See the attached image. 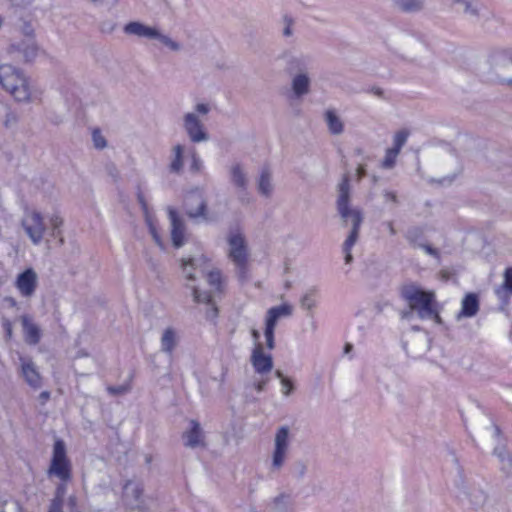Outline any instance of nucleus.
<instances>
[{"instance_id":"nucleus-33","label":"nucleus","mask_w":512,"mask_h":512,"mask_svg":"<svg viewBox=\"0 0 512 512\" xmlns=\"http://www.w3.org/2000/svg\"><path fill=\"white\" fill-rule=\"evenodd\" d=\"M207 281L211 287L214 288L215 291L221 292L222 291V275L219 270H212L207 272Z\"/></svg>"},{"instance_id":"nucleus-47","label":"nucleus","mask_w":512,"mask_h":512,"mask_svg":"<svg viewBox=\"0 0 512 512\" xmlns=\"http://www.w3.org/2000/svg\"><path fill=\"white\" fill-rule=\"evenodd\" d=\"M277 321L278 320L275 318V316L269 314V312L267 311L264 332H275Z\"/></svg>"},{"instance_id":"nucleus-38","label":"nucleus","mask_w":512,"mask_h":512,"mask_svg":"<svg viewBox=\"0 0 512 512\" xmlns=\"http://www.w3.org/2000/svg\"><path fill=\"white\" fill-rule=\"evenodd\" d=\"M463 6L464 13L470 17H479V4L473 0H464L460 3Z\"/></svg>"},{"instance_id":"nucleus-57","label":"nucleus","mask_w":512,"mask_h":512,"mask_svg":"<svg viewBox=\"0 0 512 512\" xmlns=\"http://www.w3.org/2000/svg\"><path fill=\"white\" fill-rule=\"evenodd\" d=\"M267 383L268 379L263 377L261 380L254 383V388L260 393L265 390Z\"/></svg>"},{"instance_id":"nucleus-58","label":"nucleus","mask_w":512,"mask_h":512,"mask_svg":"<svg viewBox=\"0 0 512 512\" xmlns=\"http://www.w3.org/2000/svg\"><path fill=\"white\" fill-rule=\"evenodd\" d=\"M22 32L25 36H27L28 38H32L33 39V35H34V29L32 27L31 24L29 23H25L23 25V28H22Z\"/></svg>"},{"instance_id":"nucleus-45","label":"nucleus","mask_w":512,"mask_h":512,"mask_svg":"<svg viewBox=\"0 0 512 512\" xmlns=\"http://www.w3.org/2000/svg\"><path fill=\"white\" fill-rule=\"evenodd\" d=\"M203 167V163L195 150L191 153V165L190 170L192 172H200Z\"/></svg>"},{"instance_id":"nucleus-42","label":"nucleus","mask_w":512,"mask_h":512,"mask_svg":"<svg viewBox=\"0 0 512 512\" xmlns=\"http://www.w3.org/2000/svg\"><path fill=\"white\" fill-rule=\"evenodd\" d=\"M154 39H158L162 44H164L165 46H167L168 48H170L173 51L180 50L179 43L172 40L170 37L161 34L159 31H158V36H156Z\"/></svg>"},{"instance_id":"nucleus-55","label":"nucleus","mask_w":512,"mask_h":512,"mask_svg":"<svg viewBox=\"0 0 512 512\" xmlns=\"http://www.w3.org/2000/svg\"><path fill=\"white\" fill-rule=\"evenodd\" d=\"M13 6L25 8L33 3L34 0H8Z\"/></svg>"},{"instance_id":"nucleus-21","label":"nucleus","mask_w":512,"mask_h":512,"mask_svg":"<svg viewBox=\"0 0 512 512\" xmlns=\"http://www.w3.org/2000/svg\"><path fill=\"white\" fill-rule=\"evenodd\" d=\"M123 31L128 35H136L138 37H144L148 39H154L156 36H158V30L156 28L146 26L137 21L127 23L124 26Z\"/></svg>"},{"instance_id":"nucleus-44","label":"nucleus","mask_w":512,"mask_h":512,"mask_svg":"<svg viewBox=\"0 0 512 512\" xmlns=\"http://www.w3.org/2000/svg\"><path fill=\"white\" fill-rule=\"evenodd\" d=\"M500 469L508 479H512V456L509 455L500 463Z\"/></svg>"},{"instance_id":"nucleus-53","label":"nucleus","mask_w":512,"mask_h":512,"mask_svg":"<svg viewBox=\"0 0 512 512\" xmlns=\"http://www.w3.org/2000/svg\"><path fill=\"white\" fill-rule=\"evenodd\" d=\"M307 471V466L303 462H297L294 465V473L297 477L302 478Z\"/></svg>"},{"instance_id":"nucleus-40","label":"nucleus","mask_w":512,"mask_h":512,"mask_svg":"<svg viewBox=\"0 0 512 512\" xmlns=\"http://www.w3.org/2000/svg\"><path fill=\"white\" fill-rule=\"evenodd\" d=\"M283 30L282 35L286 38L293 35V26L295 24L294 19L290 15H284L282 18Z\"/></svg>"},{"instance_id":"nucleus-60","label":"nucleus","mask_w":512,"mask_h":512,"mask_svg":"<svg viewBox=\"0 0 512 512\" xmlns=\"http://www.w3.org/2000/svg\"><path fill=\"white\" fill-rule=\"evenodd\" d=\"M413 312L415 311L411 310V308H409L408 310H403L400 312V317L403 320H410L413 316Z\"/></svg>"},{"instance_id":"nucleus-31","label":"nucleus","mask_w":512,"mask_h":512,"mask_svg":"<svg viewBox=\"0 0 512 512\" xmlns=\"http://www.w3.org/2000/svg\"><path fill=\"white\" fill-rule=\"evenodd\" d=\"M186 214L191 219H196V218L201 217L204 220H208V217H207V203H206V201L201 196H199L198 207L196 209L187 208Z\"/></svg>"},{"instance_id":"nucleus-2","label":"nucleus","mask_w":512,"mask_h":512,"mask_svg":"<svg viewBox=\"0 0 512 512\" xmlns=\"http://www.w3.org/2000/svg\"><path fill=\"white\" fill-rule=\"evenodd\" d=\"M338 196L336 207L340 218L344 225L349 222L352 224V229L343 243V251H351L352 247L358 240L359 231L363 222V213L359 208L350 206V178L348 174H344L340 183L337 186Z\"/></svg>"},{"instance_id":"nucleus-64","label":"nucleus","mask_w":512,"mask_h":512,"mask_svg":"<svg viewBox=\"0 0 512 512\" xmlns=\"http://www.w3.org/2000/svg\"><path fill=\"white\" fill-rule=\"evenodd\" d=\"M343 253L345 254V263L350 264L353 260L351 251H343Z\"/></svg>"},{"instance_id":"nucleus-1","label":"nucleus","mask_w":512,"mask_h":512,"mask_svg":"<svg viewBox=\"0 0 512 512\" xmlns=\"http://www.w3.org/2000/svg\"><path fill=\"white\" fill-rule=\"evenodd\" d=\"M0 85L20 103L33 102L41 95L24 71L11 64L0 65Z\"/></svg>"},{"instance_id":"nucleus-6","label":"nucleus","mask_w":512,"mask_h":512,"mask_svg":"<svg viewBox=\"0 0 512 512\" xmlns=\"http://www.w3.org/2000/svg\"><path fill=\"white\" fill-rule=\"evenodd\" d=\"M492 80L501 85H512V49H496L489 55Z\"/></svg>"},{"instance_id":"nucleus-52","label":"nucleus","mask_w":512,"mask_h":512,"mask_svg":"<svg viewBox=\"0 0 512 512\" xmlns=\"http://www.w3.org/2000/svg\"><path fill=\"white\" fill-rule=\"evenodd\" d=\"M107 391L111 395H122L128 391V387L120 385V386H109L107 387Z\"/></svg>"},{"instance_id":"nucleus-20","label":"nucleus","mask_w":512,"mask_h":512,"mask_svg":"<svg viewBox=\"0 0 512 512\" xmlns=\"http://www.w3.org/2000/svg\"><path fill=\"white\" fill-rule=\"evenodd\" d=\"M190 426V429L183 433L184 445L189 448L204 446V435L200 423L191 420Z\"/></svg>"},{"instance_id":"nucleus-43","label":"nucleus","mask_w":512,"mask_h":512,"mask_svg":"<svg viewBox=\"0 0 512 512\" xmlns=\"http://www.w3.org/2000/svg\"><path fill=\"white\" fill-rule=\"evenodd\" d=\"M66 484L64 482H61L57 487L55 491V497L51 500L50 503H54L55 501H59L60 509H63V497L66 493Z\"/></svg>"},{"instance_id":"nucleus-17","label":"nucleus","mask_w":512,"mask_h":512,"mask_svg":"<svg viewBox=\"0 0 512 512\" xmlns=\"http://www.w3.org/2000/svg\"><path fill=\"white\" fill-rule=\"evenodd\" d=\"M208 265V259L201 255L199 257L182 259V272L184 278L189 282L196 280V273L205 274Z\"/></svg>"},{"instance_id":"nucleus-14","label":"nucleus","mask_w":512,"mask_h":512,"mask_svg":"<svg viewBox=\"0 0 512 512\" xmlns=\"http://www.w3.org/2000/svg\"><path fill=\"white\" fill-rule=\"evenodd\" d=\"M230 182L239 192V200L240 202H248L247 196V188L249 185L248 175L240 163L232 164L229 168Z\"/></svg>"},{"instance_id":"nucleus-59","label":"nucleus","mask_w":512,"mask_h":512,"mask_svg":"<svg viewBox=\"0 0 512 512\" xmlns=\"http://www.w3.org/2000/svg\"><path fill=\"white\" fill-rule=\"evenodd\" d=\"M383 225L386 226V228H387V230H388V232H389V234L391 236H395L396 235L397 231L394 228L393 221H386V222L383 223Z\"/></svg>"},{"instance_id":"nucleus-12","label":"nucleus","mask_w":512,"mask_h":512,"mask_svg":"<svg viewBox=\"0 0 512 512\" xmlns=\"http://www.w3.org/2000/svg\"><path fill=\"white\" fill-rule=\"evenodd\" d=\"M22 227L34 245L41 243L46 225L40 212L35 210L27 212L22 219Z\"/></svg>"},{"instance_id":"nucleus-32","label":"nucleus","mask_w":512,"mask_h":512,"mask_svg":"<svg viewBox=\"0 0 512 512\" xmlns=\"http://www.w3.org/2000/svg\"><path fill=\"white\" fill-rule=\"evenodd\" d=\"M269 314H272L275 316L277 320H279L281 317H289L293 313V307L288 304L284 303L279 306H274L268 309Z\"/></svg>"},{"instance_id":"nucleus-39","label":"nucleus","mask_w":512,"mask_h":512,"mask_svg":"<svg viewBox=\"0 0 512 512\" xmlns=\"http://www.w3.org/2000/svg\"><path fill=\"white\" fill-rule=\"evenodd\" d=\"M398 155H399V152H397L396 150H394L392 148L387 149L384 159L381 164L382 168H384V169L393 168L396 163V159H397Z\"/></svg>"},{"instance_id":"nucleus-29","label":"nucleus","mask_w":512,"mask_h":512,"mask_svg":"<svg viewBox=\"0 0 512 512\" xmlns=\"http://www.w3.org/2000/svg\"><path fill=\"white\" fill-rule=\"evenodd\" d=\"M495 293L499 298H506L512 295V267L504 272V281L502 285L495 289Z\"/></svg>"},{"instance_id":"nucleus-8","label":"nucleus","mask_w":512,"mask_h":512,"mask_svg":"<svg viewBox=\"0 0 512 512\" xmlns=\"http://www.w3.org/2000/svg\"><path fill=\"white\" fill-rule=\"evenodd\" d=\"M209 112L210 107L208 104L198 103L195 106V112H188L184 114L183 127L192 143H201L209 140V134L198 116L199 114L207 115Z\"/></svg>"},{"instance_id":"nucleus-23","label":"nucleus","mask_w":512,"mask_h":512,"mask_svg":"<svg viewBox=\"0 0 512 512\" xmlns=\"http://www.w3.org/2000/svg\"><path fill=\"white\" fill-rule=\"evenodd\" d=\"M21 322L26 343L29 345L38 344L41 340L40 328L27 315L21 317Z\"/></svg>"},{"instance_id":"nucleus-41","label":"nucleus","mask_w":512,"mask_h":512,"mask_svg":"<svg viewBox=\"0 0 512 512\" xmlns=\"http://www.w3.org/2000/svg\"><path fill=\"white\" fill-rule=\"evenodd\" d=\"M92 140L96 149H104L107 146L105 137L99 129H94L92 132Z\"/></svg>"},{"instance_id":"nucleus-10","label":"nucleus","mask_w":512,"mask_h":512,"mask_svg":"<svg viewBox=\"0 0 512 512\" xmlns=\"http://www.w3.org/2000/svg\"><path fill=\"white\" fill-rule=\"evenodd\" d=\"M459 492L461 501L467 503L473 510L482 509L489 500L488 492L480 484L474 482H462Z\"/></svg>"},{"instance_id":"nucleus-26","label":"nucleus","mask_w":512,"mask_h":512,"mask_svg":"<svg viewBox=\"0 0 512 512\" xmlns=\"http://www.w3.org/2000/svg\"><path fill=\"white\" fill-rule=\"evenodd\" d=\"M324 120L327 124L328 131L332 135H340L344 132V123L335 110H326L324 113Z\"/></svg>"},{"instance_id":"nucleus-5","label":"nucleus","mask_w":512,"mask_h":512,"mask_svg":"<svg viewBox=\"0 0 512 512\" xmlns=\"http://www.w3.org/2000/svg\"><path fill=\"white\" fill-rule=\"evenodd\" d=\"M228 258L235 265L240 280H246L248 272L249 251L243 232L238 228H231L227 234Z\"/></svg>"},{"instance_id":"nucleus-16","label":"nucleus","mask_w":512,"mask_h":512,"mask_svg":"<svg viewBox=\"0 0 512 512\" xmlns=\"http://www.w3.org/2000/svg\"><path fill=\"white\" fill-rule=\"evenodd\" d=\"M250 361L254 371L261 376H265L273 369V358L271 354L264 353L261 343H257L252 350Z\"/></svg>"},{"instance_id":"nucleus-24","label":"nucleus","mask_w":512,"mask_h":512,"mask_svg":"<svg viewBox=\"0 0 512 512\" xmlns=\"http://www.w3.org/2000/svg\"><path fill=\"white\" fill-rule=\"evenodd\" d=\"M179 342L177 331L172 327L164 329L161 336V351L169 356H172L175 348Z\"/></svg>"},{"instance_id":"nucleus-22","label":"nucleus","mask_w":512,"mask_h":512,"mask_svg":"<svg viewBox=\"0 0 512 512\" xmlns=\"http://www.w3.org/2000/svg\"><path fill=\"white\" fill-rule=\"evenodd\" d=\"M258 192L265 198H270L274 191L272 182V172L268 166L261 168L260 175L257 182Z\"/></svg>"},{"instance_id":"nucleus-35","label":"nucleus","mask_w":512,"mask_h":512,"mask_svg":"<svg viewBox=\"0 0 512 512\" xmlns=\"http://www.w3.org/2000/svg\"><path fill=\"white\" fill-rule=\"evenodd\" d=\"M408 137H409V131L408 130L403 129V130H400V131L396 132L394 137H393V147H392V149H394V150H396L397 152L400 153L402 147L407 142Z\"/></svg>"},{"instance_id":"nucleus-56","label":"nucleus","mask_w":512,"mask_h":512,"mask_svg":"<svg viewBox=\"0 0 512 512\" xmlns=\"http://www.w3.org/2000/svg\"><path fill=\"white\" fill-rule=\"evenodd\" d=\"M383 197L385 199L386 202H392L394 204H397V195L395 192H392V191H385L383 193Z\"/></svg>"},{"instance_id":"nucleus-3","label":"nucleus","mask_w":512,"mask_h":512,"mask_svg":"<svg viewBox=\"0 0 512 512\" xmlns=\"http://www.w3.org/2000/svg\"><path fill=\"white\" fill-rule=\"evenodd\" d=\"M400 295L420 319H433L435 322L441 323L433 291H424L418 285L409 283L401 287Z\"/></svg>"},{"instance_id":"nucleus-28","label":"nucleus","mask_w":512,"mask_h":512,"mask_svg":"<svg viewBox=\"0 0 512 512\" xmlns=\"http://www.w3.org/2000/svg\"><path fill=\"white\" fill-rule=\"evenodd\" d=\"M184 146L177 144L172 148V159L169 170L172 173H180L183 169Z\"/></svg>"},{"instance_id":"nucleus-51","label":"nucleus","mask_w":512,"mask_h":512,"mask_svg":"<svg viewBox=\"0 0 512 512\" xmlns=\"http://www.w3.org/2000/svg\"><path fill=\"white\" fill-rule=\"evenodd\" d=\"M281 385H282V393L285 396H288L292 393L294 386H293L292 381L289 378L283 379Z\"/></svg>"},{"instance_id":"nucleus-7","label":"nucleus","mask_w":512,"mask_h":512,"mask_svg":"<svg viewBox=\"0 0 512 512\" xmlns=\"http://www.w3.org/2000/svg\"><path fill=\"white\" fill-rule=\"evenodd\" d=\"M47 475L49 477L54 476L64 483H68L72 479V465L67 456L65 442L62 439H56L53 444L52 458Z\"/></svg>"},{"instance_id":"nucleus-54","label":"nucleus","mask_w":512,"mask_h":512,"mask_svg":"<svg viewBox=\"0 0 512 512\" xmlns=\"http://www.w3.org/2000/svg\"><path fill=\"white\" fill-rule=\"evenodd\" d=\"M264 336L267 348L273 350L275 348L274 332H264Z\"/></svg>"},{"instance_id":"nucleus-9","label":"nucleus","mask_w":512,"mask_h":512,"mask_svg":"<svg viewBox=\"0 0 512 512\" xmlns=\"http://www.w3.org/2000/svg\"><path fill=\"white\" fill-rule=\"evenodd\" d=\"M123 500L129 512H148L149 505L144 495L143 485L135 481H127L123 489Z\"/></svg>"},{"instance_id":"nucleus-18","label":"nucleus","mask_w":512,"mask_h":512,"mask_svg":"<svg viewBox=\"0 0 512 512\" xmlns=\"http://www.w3.org/2000/svg\"><path fill=\"white\" fill-rule=\"evenodd\" d=\"M168 215L171 222V239L176 248H179L185 243V226L182 219L178 216L175 209L169 207Z\"/></svg>"},{"instance_id":"nucleus-50","label":"nucleus","mask_w":512,"mask_h":512,"mask_svg":"<svg viewBox=\"0 0 512 512\" xmlns=\"http://www.w3.org/2000/svg\"><path fill=\"white\" fill-rule=\"evenodd\" d=\"M418 247L422 248L428 255H430L436 259L440 258L439 251L436 248H433L431 245L421 243V244H418Z\"/></svg>"},{"instance_id":"nucleus-34","label":"nucleus","mask_w":512,"mask_h":512,"mask_svg":"<svg viewBox=\"0 0 512 512\" xmlns=\"http://www.w3.org/2000/svg\"><path fill=\"white\" fill-rule=\"evenodd\" d=\"M186 286L191 288L193 300L196 303H207V304L212 303V296H211L210 293H208V292H201V291L198 290V288L196 286L190 285L188 283L186 284Z\"/></svg>"},{"instance_id":"nucleus-13","label":"nucleus","mask_w":512,"mask_h":512,"mask_svg":"<svg viewBox=\"0 0 512 512\" xmlns=\"http://www.w3.org/2000/svg\"><path fill=\"white\" fill-rule=\"evenodd\" d=\"M7 51L15 58L22 59L24 62H31L38 55V46L34 39L27 38L26 40L11 44Z\"/></svg>"},{"instance_id":"nucleus-19","label":"nucleus","mask_w":512,"mask_h":512,"mask_svg":"<svg viewBox=\"0 0 512 512\" xmlns=\"http://www.w3.org/2000/svg\"><path fill=\"white\" fill-rule=\"evenodd\" d=\"M22 375L27 384L33 388H39L42 384L41 376L30 358L20 357Z\"/></svg>"},{"instance_id":"nucleus-15","label":"nucleus","mask_w":512,"mask_h":512,"mask_svg":"<svg viewBox=\"0 0 512 512\" xmlns=\"http://www.w3.org/2000/svg\"><path fill=\"white\" fill-rule=\"evenodd\" d=\"M38 285L37 273L28 268L20 273L15 281V287L22 297L30 298L35 294Z\"/></svg>"},{"instance_id":"nucleus-11","label":"nucleus","mask_w":512,"mask_h":512,"mask_svg":"<svg viewBox=\"0 0 512 512\" xmlns=\"http://www.w3.org/2000/svg\"><path fill=\"white\" fill-rule=\"evenodd\" d=\"M289 434L290 429L288 426H281L276 431L272 453V471H279L285 463L290 446Z\"/></svg>"},{"instance_id":"nucleus-25","label":"nucleus","mask_w":512,"mask_h":512,"mask_svg":"<svg viewBox=\"0 0 512 512\" xmlns=\"http://www.w3.org/2000/svg\"><path fill=\"white\" fill-rule=\"evenodd\" d=\"M479 310V299L474 293H468L462 300L461 310L458 318L460 317H473Z\"/></svg>"},{"instance_id":"nucleus-30","label":"nucleus","mask_w":512,"mask_h":512,"mask_svg":"<svg viewBox=\"0 0 512 512\" xmlns=\"http://www.w3.org/2000/svg\"><path fill=\"white\" fill-rule=\"evenodd\" d=\"M318 290L315 287L308 289L301 297L300 305L305 310H312L316 307Z\"/></svg>"},{"instance_id":"nucleus-46","label":"nucleus","mask_w":512,"mask_h":512,"mask_svg":"<svg viewBox=\"0 0 512 512\" xmlns=\"http://www.w3.org/2000/svg\"><path fill=\"white\" fill-rule=\"evenodd\" d=\"M137 200L142 208V211L144 213L146 221H149V215H150L149 207H148L146 199H145L143 193L140 191V189L137 192Z\"/></svg>"},{"instance_id":"nucleus-27","label":"nucleus","mask_w":512,"mask_h":512,"mask_svg":"<svg viewBox=\"0 0 512 512\" xmlns=\"http://www.w3.org/2000/svg\"><path fill=\"white\" fill-rule=\"evenodd\" d=\"M392 6L403 13H414L423 9L422 0H392Z\"/></svg>"},{"instance_id":"nucleus-49","label":"nucleus","mask_w":512,"mask_h":512,"mask_svg":"<svg viewBox=\"0 0 512 512\" xmlns=\"http://www.w3.org/2000/svg\"><path fill=\"white\" fill-rule=\"evenodd\" d=\"M2 327L5 331V336H6V339L7 340H10L12 338V335H13V326H12V323L9 319L7 318H4L2 320Z\"/></svg>"},{"instance_id":"nucleus-61","label":"nucleus","mask_w":512,"mask_h":512,"mask_svg":"<svg viewBox=\"0 0 512 512\" xmlns=\"http://www.w3.org/2000/svg\"><path fill=\"white\" fill-rule=\"evenodd\" d=\"M48 512H63V509H60L59 501L50 503Z\"/></svg>"},{"instance_id":"nucleus-62","label":"nucleus","mask_w":512,"mask_h":512,"mask_svg":"<svg viewBox=\"0 0 512 512\" xmlns=\"http://www.w3.org/2000/svg\"><path fill=\"white\" fill-rule=\"evenodd\" d=\"M356 173H357L358 180H361L363 177H365V175H366L365 166L364 165H359L358 168H357Z\"/></svg>"},{"instance_id":"nucleus-4","label":"nucleus","mask_w":512,"mask_h":512,"mask_svg":"<svg viewBox=\"0 0 512 512\" xmlns=\"http://www.w3.org/2000/svg\"><path fill=\"white\" fill-rule=\"evenodd\" d=\"M311 64L312 57L308 54L294 55L287 60L286 71L291 76V90L296 99H301L310 93L309 69Z\"/></svg>"},{"instance_id":"nucleus-48","label":"nucleus","mask_w":512,"mask_h":512,"mask_svg":"<svg viewBox=\"0 0 512 512\" xmlns=\"http://www.w3.org/2000/svg\"><path fill=\"white\" fill-rule=\"evenodd\" d=\"M493 454L498 458L499 463L503 462V459L510 455L504 445L495 447Z\"/></svg>"},{"instance_id":"nucleus-37","label":"nucleus","mask_w":512,"mask_h":512,"mask_svg":"<svg viewBox=\"0 0 512 512\" xmlns=\"http://www.w3.org/2000/svg\"><path fill=\"white\" fill-rule=\"evenodd\" d=\"M51 236L57 238L61 235V227L63 225V219L58 214H53L49 218Z\"/></svg>"},{"instance_id":"nucleus-36","label":"nucleus","mask_w":512,"mask_h":512,"mask_svg":"<svg viewBox=\"0 0 512 512\" xmlns=\"http://www.w3.org/2000/svg\"><path fill=\"white\" fill-rule=\"evenodd\" d=\"M423 230L420 227H411L405 234L406 240L413 246H418V241L423 237Z\"/></svg>"},{"instance_id":"nucleus-63","label":"nucleus","mask_w":512,"mask_h":512,"mask_svg":"<svg viewBox=\"0 0 512 512\" xmlns=\"http://www.w3.org/2000/svg\"><path fill=\"white\" fill-rule=\"evenodd\" d=\"M17 120V116L13 113H10L6 117L5 125L8 126L10 123H16Z\"/></svg>"}]
</instances>
